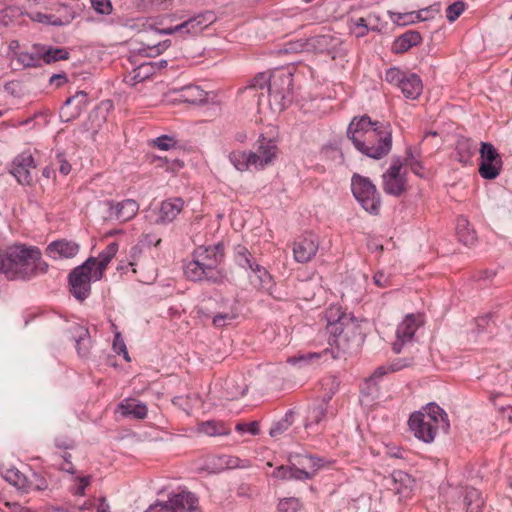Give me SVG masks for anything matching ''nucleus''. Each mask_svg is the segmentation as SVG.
I'll return each mask as SVG.
<instances>
[{"mask_svg":"<svg viewBox=\"0 0 512 512\" xmlns=\"http://www.w3.org/2000/svg\"><path fill=\"white\" fill-rule=\"evenodd\" d=\"M400 90L407 99H417L423 90V84L420 76L416 73L407 72L401 84Z\"/></svg>","mask_w":512,"mask_h":512,"instance_id":"nucleus-28","label":"nucleus"},{"mask_svg":"<svg viewBox=\"0 0 512 512\" xmlns=\"http://www.w3.org/2000/svg\"><path fill=\"white\" fill-rule=\"evenodd\" d=\"M456 235L465 246H472L477 241V234L464 216H459L456 222Z\"/></svg>","mask_w":512,"mask_h":512,"instance_id":"nucleus-31","label":"nucleus"},{"mask_svg":"<svg viewBox=\"0 0 512 512\" xmlns=\"http://www.w3.org/2000/svg\"><path fill=\"white\" fill-rule=\"evenodd\" d=\"M278 152V147L275 140L266 138L263 134L260 135L256 142V150L250 151L252 155H255L256 170H262L270 165L275 159Z\"/></svg>","mask_w":512,"mask_h":512,"instance_id":"nucleus-19","label":"nucleus"},{"mask_svg":"<svg viewBox=\"0 0 512 512\" xmlns=\"http://www.w3.org/2000/svg\"><path fill=\"white\" fill-rule=\"evenodd\" d=\"M322 387H327V392L323 397H329V401L332 399L333 395L337 392L339 383L334 376L326 377L321 382Z\"/></svg>","mask_w":512,"mask_h":512,"instance_id":"nucleus-54","label":"nucleus"},{"mask_svg":"<svg viewBox=\"0 0 512 512\" xmlns=\"http://www.w3.org/2000/svg\"><path fill=\"white\" fill-rule=\"evenodd\" d=\"M287 462L292 463L297 471L305 473L307 476H301V481L313 479L318 472L323 469L327 464L323 457H318L309 453H290L287 457Z\"/></svg>","mask_w":512,"mask_h":512,"instance_id":"nucleus-11","label":"nucleus"},{"mask_svg":"<svg viewBox=\"0 0 512 512\" xmlns=\"http://www.w3.org/2000/svg\"><path fill=\"white\" fill-rule=\"evenodd\" d=\"M327 330L333 337L329 339L330 344L345 350L347 331L353 324L349 323L350 318L339 307H331L326 311Z\"/></svg>","mask_w":512,"mask_h":512,"instance_id":"nucleus-9","label":"nucleus"},{"mask_svg":"<svg viewBox=\"0 0 512 512\" xmlns=\"http://www.w3.org/2000/svg\"><path fill=\"white\" fill-rule=\"evenodd\" d=\"M329 407V397L317 399L308 407L304 427L307 430L318 432V426L327 419Z\"/></svg>","mask_w":512,"mask_h":512,"instance_id":"nucleus-20","label":"nucleus"},{"mask_svg":"<svg viewBox=\"0 0 512 512\" xmlns=\"http://www.w3.org/2000/svg\"><path fill=\"white\" fill-rule=\"evenodd\" d=\"M477 151V144L470 138L459 137L455 145L456 159L463 165L471 162L472 157Z\"/></svg>","mask_w":512,"mask_h":512,"instance_id":"nucleus-29","label":"nucleus"},{"mask_svg":"<svg viewBox=\"0 0 512 512\" xmlns=\"http://www.w3.org/2000/svg\"><path fill=\"white\" fill-rule=\"evenodd\" d=\"M216 21L213 11L201 12L178 24L179 34L182 36H197Z\"/></svg>","mask_w":512,"mask_h":512,"instance_id":"nucleus-16","label":"nucleus"},{"mask_svg":"<svg viewBox=\"0 0 512 512\" xmlns=\"http://www.w3.org/2000/svg\"><path fill=\"white\" fill-rule=\"evenodd\" d=\"M54 445L58 449L71 450L75 448V441L68 436H57L54 438Z\"/></svg>","mask_w":512,"mask_h":512,"instance_id":"nucleus-57","label":"nucleus"},{"mask_svg":"<svg viewBox=\"0 0 512 512\" xmlns=\"http://www.w3.org/2000/svg\"><path fill=\"white\" fill-rule=\"evenodd\" d=\"M184 208V200L181 197L168 198L161 202L156 224L167 225L173 222Z\"/></svg>","mask_w":512,"mask_h":512,"instance_id":"nucleus-22","label":"nucleus"},{"mask_svg":"<svg viewBox=\"0 0 512 512\" xmlns=\"http://www.w3.org/2000/svg\"><path fill=\"white\" fill-rule=\"evenodd\" d=\"M198 431L208 436H222L230 433L229 428L221 421L209 420L198 425Z\"/></svg>","mask_w":512,"mask_h":512,"instance_id":"nucleus-37","label":"nucleus"},{"mask_svg":"<svg viewBox=\"0 0 512 512\" xmlns=\"http://www.w3.org/2000/svg\"><path fill=\"white\" fill-rule=\"evenodd\" d=\"M238 432H248L252 435H257L260 432L259 423L252 421L249 423H238L235 427Z\"/></svg>","mask_w":512,"mask_h":512,"instance_id":"nucleus-59","label":"nucleus"},{"mask_svg":"<svg viewBox=\"0 0 512 512\" xmlns=\"http://www.w3.org/2000/svg\"><path fill=\"white\" fill-rule=\"evenodd\" d=\"M405 154L406 155L404 158L403 165L409 166L411 171L415 175H417L420 178H423L424 174L422 171H423L424 167L422 165V162L420 161V156H421L420 149L417 147L410 146L406 149Z\"/></svg>","mask_w":512,"mask_h":512,"instance_id":"nucleus-34","label":"nucleus"},{"mask_svg":"<svg viewBox=\"0 0 512 512\" xmlns=\"http://www.w3.org/2000/svg\"><path fill=\"white\" fill-rule=\"evenodd\" d=\"M302 507L301 500L297 497H286L279 500L278 512H298Z\"/></svg>","mask_w":512,"mask_h":512,"instance_id":"nucleus-47","label":"nucleus"},{"mask_svg":"<svg viewBox=\"0 0 512 512\" xmlns=\"http://www.w3.org/2000/svg\"><path fill=\"white\" fill-rule=\"evenodd\" d=\"M228 158L235 169L240 172L247 171L250 168L256 169L255 155H252L250 151H232Z\"/></svg>","mask_w":512,"mask_h":512,"instance_id":"nucleus-32","label":"nucleus"},{"mask_svg":"<svg viewBox=\"0 0 512 512\" xmlns=\"http://www.w3.org/2000/svg\"><path fill=\"white\" fill-rule=\"evenodd\" d=\"M421 34L416 30H408L398 36L392 44V52L402 54L421 43Z\"/></svg>","mask_w":512,"mask_h":512,"instance_id":"nucleus-27","label":"nucleus"},{"mask_svg":"<svg viewBox=\"0 0 512 512\" xmlns=\"http://www.w3.org/2000/svg\"><path fill=\"white\" fill-rule=\"evenodd\" d=\"M184 100L192 104H202L207 100V93L198 86L190 85L183 89Z\"/></svg>","mask_w":512,"mask_h":512,"instance_id":"nucleus-42","label":"nucleus"},{"mask_svg":"<svg viewBox=\"0 0 512 512\" xmlns=\"http://www.w3.org/2000/svg\"><path fill=\"white\" fill-rule=\"evenodd\" d=\"M419 326L420 323L414 314H408L397 326L396 340L392 344V349L396 354H399L407 343L413 341L415 332Z\"/></svg>","mask_w":512,"mask_h":512,"instance_id":"nucleus-17","label":"nucleus"},{"mask_svg":"<svg viewBox=\"0 0 512 512\" xmlns=\"http://www.w3.org/2000/svg\"><path fill=\"white\" fill-rule=\"evenodd\" d=\"M390 478L394 484L393 489L399 494L404 493L411 483L410 475L401 470L393 471Z\"/></svg>","mask_w":512,"mask_h":512,"instance_id":"nucleus-43","label":"nucleus"},{"mask_svg":"<svg viewBox=\"0 0 512 512\" xmlns=\"http://www.w3.org/2000/svg\"><path fill=\"white\" fill-rule=\"evenodd\" d=\"M142 245L151 247V246H158L161 242V239L156 237L153 234H144L141 239Z\"/></svg>","mask_w":512,"mask_h":512,"instance_id":"nucleus-62","label":"nucleus"},{"mask_svg":"<svg viewBox=\"0 0 512 512\" xmlns=\"http://www.w3.org/2000/svg\"><path fill=\"white\" fill-rule=\"evenodd\" d=\"M408 425L414 436L424 443H432L439 428L445 434L450 429L448 414L435 402L428 403L423 411L412 413Z\"/></svg>","mask_w":512,"mask_h":512,"instance_id":"nucleus-5","label":"nucleus"},{"mask_svg":"<svg viewBox=\"0 0 512 512\" xmlns=\"http://www.w3.org/2000/svg\"><path fill=\"white\" fill-rule=\"evenodd\" d=\"M31 19L39 23L48 24L56 27L63 26L70 22V20L63 21L61 18H58L54 15H48L41 12H37L36 14H34L31 17Z\"/></svg>","mask_w":512,"mask_h":512,"instance_id":"nucleus-48","label":"nucleus"},{"mask_svg":"<svg viewBox=\"0 0 512 512\" xmlns=\"http://www.w3.org/2000/svg\"><path fill=\"white\" fill-rule=\"evenodd\" d=\"M234 261L239 267L245 270H251L257 263L248 248L242 244H238L234 247Z\"/></svg>","mask_w":512,"mask_h":512,"instance_id":"nucleus-35","label":"nucleus"},{"mask_svg":"<svg viewBox=\"0 0 512 512\" xmlns=\"http://www.w3.org/2000/svg\"><path fill=\"white\" fill-rule=\"evenodd\" d=\"M118 251V243L112 242L107 245V247L99 253L98 257L96 259V266L94 268V276L95 280H101L104 271L112 258L116 255Z\"/></svg>","mask_w":512,"mask_h":512,"instance_id":"nucleus-30","label":"nucleus"},{"mask_svg":"<svg viewBox=\"0 0 512 512\" xmlns=\"http://www.w3.org/2000/svg\"><path fill=\"white\" fill-rule=\"evenodd\" d=\"M35 168L36 164L32 154L28 151H24L13 159L10 172L19 184L32 185L34 181L32 170Z\"/></svg>","mask_w":512,"mask_h":512,"instance_id":"nucleus-15","label":"nucleus"},{"mask_svg":"<svg viewBox=\"0 0 512 512\" xmlns=\"http://www.w3.org/2000/svg\"><path fill=\"white\" fill-rule=\"evenodd\" d=\"M48 268L41 250L36 246L16 244L0 250V274H4L8 280L29 281L46 274Z\"/></svg>","mask_w":512,"mask_h":512,"instance_id":"nucleus-3","label":"nucleus"},{"mask_svg":"<svg viewBox=\"0 0 512 512\" xmlns=\"http://www.w3.org/2000/svg\"><path fill=\"white\" fill-rule=\"evenodd\" d=\"M408 365L409 363L406 361L397 360L396 362L392 363L389 366H379L369 377V382L375 380L378 383L379 379L382 378L384 375L388 374L389 372L399 371L402 368L407 367Z\"/></svg>","mask_w":512,"mask_h":512,"instance_id":"nucleus-44","label":"nucleus"},{"mask_svg":"<svg viewBox=\"0 0 512 512\" xmlns=\"http://www.w3.org/2000/svg\"><path fill=\"white\" fill-rule=\"evenodd\" d=\"M113 350L120 354L122 353L125 360L129 361L130 358H129V354H128V351H127V348H126V344L121 336V334L119 332H117L114 336V340H113Z\"/></svg>","mask_w":512,"mask_h":512,"instance_id":"nucleus-56","label":"nucleus"},{"mask_svg":"<svg viewBox=\"0 0 512 512\" xmlns=\"http://www.w3.org/2000/svg\"><path fill=\"white\" fill-rule=\"evenodd\" d=\"M318 249V237L313 233H307L294 242V259L298 263H307L315 257Z\"/></svg>","mask_w":512,"mask_h":512,"instance_id":"nucleus-18","label":"nucleus"},{"mask_svg":"<svg viewBox=\"0 0 512 512\" xmlns=\"http://www.w3.org/2000/svg\"><path fill=\"white\" fill-rule=\"evenodd\" d=\"M346 134L361 154L375 160L384 158L392 149L391 125L372 121L368 115L353 117Z\"/></svg>","mask_w":512,"mask_h":512,"instance_id":"nucleus-1","label":"nucleus"},{"mask_svg":"<svg viewBox=\"0 0 512 512\" xmlns=\"http://www.w3.org/2000/svg\"><path fill=\"white\" fill-rule=\"evenodd\" d=\"M92 8L101 15L111 14L113 7L110 0H91Z\"/></svg>","mask_w":512,"mask_h":512,"instance_id":"nucleus-53","label":"nucleus"},{"mask_svg":"<svg viewBox=\"0 0 512 512\" xmlns=\"http://www.w3.org/2000/svg\"><path fill=\"white\" fill-rule=\"evenodd\" d=\"M373 282L378 287L385 288L389 286V277L386 276L383 272L378 271L373 276Z\"/></svg>","mask_w":512,"mask_h":512,"instance_id":"nucleus-61","label":"nucleus"},{"mask_svg":"<svg viewBox=\"0 0 512 512\" xmlns=\"http://www.w3.org/2000/svg\"><path fill=\"white\" fill-rule=\"evenodd\" d=\"M110 206V216L115 217L121 222H127L134 218L139 210L138 203L133 199H125L116 204L113 201H108Z\"/></svg>","mask_w":512,"mask_h":512,"instance_id":"nucleus-24","label":"nucleus"},{"mask_svg":"<svg viewBox=\"0 0 512 512\" xmlns=\"http://www.w3.org/2000/svg\"><path fill=\"white\" fill-rule=\"evenodd\" d=\"M95 266V257H89L68 275L69 291L79 301L86 300L91 294V282L96 281L94 276Z\"/></svg>","mask_w":512,"mask_h":512,"instance_id":"nucleus-7","label":"nucleus"},{"mask_svg":"<svg viewBox=\"0 0 512 512\" xmlns=\"http://www.w3.org/2000/svg\"><path fill=\"white\" fill-rule=\"evenodd\" d=\"M423 12H428V9L420 10L418 12H407V13H392L391 19L394 23L400 26H405L416 21H424L427 19L423 16Z\"/></svg>","mask_w":512,"mask_h":512,"instance_id":"nucleus-39","label":"nucleus"},{"mask_svg":"<svg viewBox=\"0 0 512 512\" xmlns=\"http://www.w3.org/2000/svg\"><path fill=\"white\" fill-rule=\"evenodd\" d=\"M7 505L9 506L11 512H34L33 509L27 506H23L22 504L17 502L7 503Z\"/></svg>","mask_w":512,"mask_h":512,"instance_id":"nucleus-64","label":"nucleus"},{"mask_svg":"<svg viewBox=\"0 0 512 512\" xmlns=\"http://www.w3.org/2000/svg\"><path fill=\"white\" fill-rule=\"evenodd\" d=\"M40 55L44 63L51 64L61 60H68L70 53L66 48L49 46Z\"/></svg>","mask_w":512,"mask_h":512,"instance_id":"nucleus-38","label":"nucleus"},{"mask_svg":"<svg viewBox=\"0 0 512 512\" xmlns=\"http://www.w3.org/2000/svg\"><path fill=\"white\" fill-rule=\"evenodd\" d=\"M320 359V354L316 352H308V353H299L298 355H294L288 357L287 362L292 366H297L299 368L306 367Z\"/></svg>","mask_w":512,"mask_h":512,"instance_id":"nucleus-45","label":"nucleus"},{"mask_svg":"<svg viewBox=\"0 0 512 512\" xmlns=\"http://www.w3.org/2000/svg\"><path fill=\"white\" fill-rule=\"evenodd\" d=\"M447 498L459 502L466 512H482L484 506L481 492L474 487H452L447 492Z\"/></svg>","mask_w":512,"mask_h":512,"instance_id":"nucleus-12","label":"nucleus"},{"mask_svg":"<svg viewBox=\"0 0 512 512\" xmlns=\"http://www.w3.org/2000/svg\"><path fill=\"white\" fill-rule=\"evenodd\" d=\"M407 72L402 71L399 68L391 67L385 72V81L395 85L400 89L401 84L404 80V77L406 76Z\"/></svg>","mask_w":512,"mask_h":512,"instance_id":"nucleus-49","label":"nucleus"},{"mask_svg":"<svg viewBox=\"0 0 512 512\" xmlns=\"http://www.w3.org/2000/svg\"><path fill=\"white\" fill-rule=\"evenodd\" d=\"M192 259L184 264L185 277L193 282L207 281L211 284H223L226 273L221 268L225 258V245H200L191 254Z\"/></svg>","mask_w":512,"mask_h":512,"instance_id":"nucleus-4","label":"nucleus"},{"mask_svg":"<svg viewBox=\"0 0 512 512\" xmlns=\"http://www.w3.org/2000/svg\"><path fill=\"white\" fill-rule=\"evenodd\" d=\"M177 141L168 135H161L154 140V145L160 150H169L175 147Z\"/></svg>","mask_w":512,"mask_h":512,"instance_id":"nucleus-55","label":"nucleus"},{"mask_svg":"<svg viewBox=\"0 0 512 512\" xmlns=\"http://www.w3.org/2000/svg\"><path fill=\"white\" fill-rule=\"evenodd\" d=\"M153 65L149 61L143 62L138 65L132 72V76L130 78L131 84L136 85L146 79H149L154 75Z\"/></svg>","mask_w":512,"mask_h":512,"instance_id":"nucleus-41","label":"nucleus"},{"mask_svg":"<svg viewBox=\"0 0 512 512\" xmlns=\"http://www.w3.org/2000/svg\"><path fill=\"white\" fill-rule=\"evenodd\" d=\"M88 94L85 91H77L68 97L60 109L62 122H70L76 119L87 105Z\"/></svg>","mask_w":512,"mask_h":512,"instance_id":"nucleus-21","label":"nucleus"},{"mask_svg":"<svg viewBox=\"0 0 512 512\" xmlns=\"http://www.w3.org/2000/svg\"><path fill=\"white\" fill-rule=\"evenodd\" d=\"M245 91L257 98L258 106L267 95L271 110L281 112L293 102V72L290 68H277L269 75L258 73Z\"/></svg>","mask_w":512,"mask_h":512,"instance_id":"nucleus-2","label":"nucleus"},{"mask_svg":"<svg viewBox=\"0 0 512 512\" xmlns=\"http://www.w3.org/2000/svg\"><path fill=\"white\" fill-rule=\"evenodd\" d=\"M378 383L374 380L369 382V377L365 379L364 384L361 387V393L364 396L375 397L378 393Z\"/></svg>","mask_w":512,"mask_h":512,"instance_id":"nucleus-58","label":"nucleus"},{"mask_svg":"<svg viewBox=\"0 0 512 512\" xmlns=\"http://www.w3.org/2000/svg\"><path fill=\"white\" fill-rule=\"evenodd\" d=\"M117 412L125 418L142 420L147 417L148 408L145 403L135 398H125L118 404Z\"/></svg>","mask_w":512,"mask_h":512,"instance_id":"nucleus-25","label":"nucleus"},{"mask_svg":"<svg viewBox=\"0 0 512 512\" xmlns=\"http://www.w3.org/2000/svg\"><path fill=\"white\" fill-rule=\"evenodd\" d=\"M301 476L307 475L303 472L297 471V468H294L292 463H288L287 465H280L276 467L272 472L273 478L283 481H301Z\"/></svg>","mask_w":512,"mask_h":512,"instance_id":"nucleus-36","label":"nucleus"},{"mask_svg":"<svg viewBox=\"0 0 512 512\" xmlns=\"http://www.w3.org/2000/svg\"><path fill=\"white\" fill-rule=\"evenodd\" d=\"M465 4L462 1H456L450 4L446 9V18L449 22L456 21L459 16L464 12Z\"/></svg>","mask_w":512,"mask_h":512,"instance_id":"nucleus-51","label":"nucleus"},{"mask_svg":"<svg viewBox=\"0 0 512 512\" xmlns=\"http://www.w3.org/2000/svg\"><path fill=\"white\" fill-rule=\"evenodd\" d=\"M253 273H255L258 283L255 284L256 287L259 289H263L267 292H269L270 295H272L277 300H282L281 297L275 296L273 292L271 291L274 282L271 274L267 271L266 268L261 266L260 264L256 263L253 268L251 269Z\"/></svg>","mask_w":512,"mask_h":512,"instance_id":"nucleus-33","label":"nucleus"},{"mask_svg":"<svg viewBox=\"0 0 512 512\" xmlns=\"http://www.w3.org/2000/svg\"><path fill=\"white\" fill-rule=\"evenodd\" d=\"M0 473L21 494L37 492L49 495L56 488L52 483L51 475L47 472L31 470L30 474L26 475L14 466L8 467L2 464Z\"/></svg>","mask_w":512,"mask_h":512,"instance_id":"nucleus-6","label":"nucleus"},{"mask_svg":"<svg viewBox=\"0 0 512 512\" xmlns=\"http://www.w3.org/2000/svg\"><path fill=\"white\" fill-rule=\"evenodd\" d=\"M163 505L167 512H202L197 496L190 491L170 493Z\"/></svg>","mask_w":512,"mask_h":512,"instance_id":"nucleus-14","label":"nucleus"},{"mask_svg":"<svg viewBox=\"0 0 512 512\" xmlns=\"http://www.w3.org/2000/svg\"><path fill=\"white\" fill-rule=\"evenodd\" d=\"M403 162L400 157L393 158L390 167L382 175L383 190L386 194L400 196L406 190V176L401 174Z\"/></svg>","mask_w":512,"mask_h":512,"instance_id":"nucleus-13","label":"nucleus"},{"mask_svg":"<svg viewBox=\"0 0 512 512\" xmlns=\"http://www.w3.org/2000/svg\"><path fill=\"white\" fill-rule=\"evenodd\" d=\"M75 486L72 488V493L77 496H83L86 488L91 483V476H77L75 478Z\"/></svg>","mask_w":512,"mask_h":512,"instance_id":"nucleus-52","label":"nucleus"},{"mask_svg":"<svg viewBox=\"0 0 512 512\" xmlns=\"http://www.w3.org/2000/svg\"><path fill=\"white\" fill-rule=\"evenodd\" d=\"M235 319V315L231 313H219L213 317V325L216 327H223L227 322Z\"/></svg>","mask_w":512,"mask_h":512,"instance_id":"nucleus-60","label":"nucleus"},{"mask_svg":"<svg viewBox=\"0 0 512 512\" xmlns=\"http://www.w3.org/2000/svg\"><path fill=\"white\" fill-rule=\"evenodd\" d=\"M372 15L369 14L366 18L360 17L350 20V27L357 38L366 36L370 30L378 31L376 27H369Z\"/></svg>","mask_w":512,"mask_h":512,"instance_id":"nucleus-40","label":"nucleus"},{"mask_svg":"<svg viewBox=\"0 0 512 512\" xmlns=\"http://www.w3.org/2000/svg\"><path fill=\"white\" fill-rule=\"evenodd\" d=\"M480 163L478 172L486 180L497 178L502 170V158L493 144L480 143Z\"/></svg>","mask_w":512,"mask_h":512,"instance_id":"nucleus-10","label":"nucleus"},{"mask_svg":"<svg viewBox=\"0 0 512 512\" xmlns=\"http://www.w3.org/2000/svg\"><path fill=\"white\" fill-rule=\"evenodd\" d=\"M17 60L26 68H37L41 66L42 58L40 53L35 55L28 52H22L18 55Z\"/></svg>","mask_w":512,"mask_h":512,"instance_id":"nucleus-50","label":"nucleus"},{"mask_svg":"<svg viewBox=\"0 0 512 512\" xmlns=\"http://www.w3.org/2000/svg\"><path fill=\"white\" fill-rule=\"evenodd\" d=\"M294 421V412L292 410H289L285 413V416L279 420L277 423H275L271 429H270V436L276 437L282 433H284L292 424Z\"/></svg>","mask_w":512,"mask_h":512,"instance_id":"nucleus-46","label":"nucleus"},{"mask_svg":"<svg viewBox=\"0 0 512 512\" xmlns=\"http://www.w3.org/2000/svg\"><path fill=\"white\" fill-rule=\"evenodd\" d=\"M47 256L52 259L73 258L79 252V245L73 241L56 240L51 242L45 250Z\"/></svg>","mask_w":512,"mask_h":512,"instance_id":"nucleus-23","label":"nucleus"},{"mask_svg":"<svg viewBox=\"0 0 512 512\" xmlns=\"http://www.w3.org/2000/svg\"><path fill=\"white\" fill-rule=\"evenodd\" d=\"M351 189L353 196L365 211L372 215L379 214L381 197L368 177L354 174L351 179Z\"/></svg>","mask_w":512,"mask_h":512,"instance_id":"nucleus-8","label":"nucleus"},{"mask_svg":"<svg viewBox=\"0 0 512 512\" xmlns=\"http://www.w3.org/2000/svg\"><path fill=\"white\" fill-rule=\"evenodd\" d=\"M144 512H167L166 506L163 501L157 500L151 504Z\"/></svg>","mask_w":512,"mask_h":512,"instance_id":"nucleus-63","label":"nucleus"},{"mask_svg":"<svg viewBox=\"0 0 512 512\" xmlns=\"http://www.w3.org/2000/svg\"><path fill=\"white\" fill-rule=\"evenodd\" d=\"M73 339L78 356L88 358L92 347V339L88 328L80 325L74 326Z\"/></svg>","mask_w":512,"mask_h":512,"instance_id":"nucleus-26","label":"nucleus"}]
</instances>
